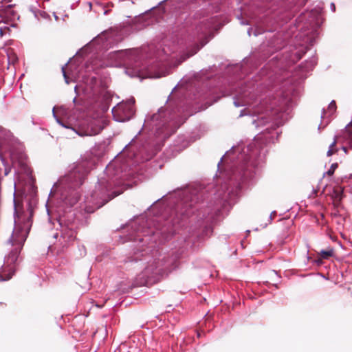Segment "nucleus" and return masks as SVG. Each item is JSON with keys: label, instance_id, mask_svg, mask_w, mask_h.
I'll return each instance as SVG.
<instances>
[{"label": "nucleus", "instance_id": "f257e3e1", "mask_svg": "<svg viewBox=\"0 0 352 352\" xmlns=\"http://www.w3.org/2000/svg\"><path fill=\"white\" fill-rule=\"evenodd\" d=\"M58 123H60L65 128H70L69 125L65 124L63 122L58 120ZM78 135L80 136H87V135H96L98 134L103 129V126H101L100 122L99 120H93L91 121L89 125L85 127H78L77 129H74L71 127Z\"/></svg>", "mask_w": 352, "mask_h": 352}, {"label": "nucleus", "instance_id": "f03ea898", "mask_svg": "<svg viewBox=\"0 0 352 352\" xmlns=\"http://www.w3.org/2000/svg\"><path fill=\"white\" fill-rule=\"evenodd\" d=\"M113 114L117 121L129 120L134 114L133 106L129 103H122L113 109Z\"/></svg>", "mask_w": 352, "mask_h": 352}, {"label": "nucleus", "instance_id": "7ed1b4c3", "mask_svg": "<svg viewBox=\"0 0 352 352\" xmlns=\"http://www.w3.org/2000/svg\"><path fill=\"white\" fill-rule=\"evenodd\" d=\"M10 2L11 0H3L0 2V16L4 19L6 22L14 21L15 19H19L18 13L14 10V5H6Z\"/></svg>", "mask_w": 352, "mask_h": 352}, {"label": "nucleus", "instance_id": "20e7f679", "mask_svg": "<svg viewBox=\"0 0 352 352\" xmlns=\"http://www.w3.org/2000/svg\"><path fill=\"white\" fill-rule=\"evenodd\" d=\"M171 264L172 261L169 259L165 261H160L155 263V270H157V274H155V283L168 276L171 271Z\"/></svg>", "mask_w": 352, "mask_h": 352}, {"label": "nucleus", "instance_id": "39448f33", "mask_svg": "<svg viewBox=\"0 0 352 352\" xmlns=\"http://www.w3.org/2000/svg\"><path fill=\"white\" fill-rule=\"evenodd\" d=\"M344 138L347 141L349 147L343 146L342 147V149L344 151V152L346 154H347L348 148H350L352 150V120H351V122L346 127V130L344 132Z\"/></svg>", "mask_w": 352, "mask_h": 352}, {"label": "nucleus", "instance_id": "423d86ee", "mask_svg": "<svg viewBox=\"0 0 352 352\" xmlns=\"http://www.w3.org/2000/svg\"><path fill=\"white\" fill-rule=\"evenodd\" d=\"M318 254L320 256L318 261H320L322 259H328L333 256L334 250L332 248H329L327 250H321Z\"/></svg>", "mask_w": 352, "mask_h": 352}, {"label": "nucleus", "instance_id": "0eeeda50", "mask_svg": "<svg viewBox=\"0 0 352 352\" xmlns=\"http://www.w3.org/2000/svg\"><path fill=\"white\" fill-rule=\"evenodd\" d=\"M338 137L336 136L333 140V142L329 145V150L327 151V155L330 157L333 154H336L338 152V148L337 147V142L338 140Z\"/></svg>", "mask_w": 352, "mask_h": 352}, {"label": "nucleus", "instance_id": "6e6552de", "mask_svg": "<svg viewBox=\"0 0 352 352\" xmlns=\"http://www.w3.org/2000/svg\"><path fill=\"white\" fill-rule=\"evenodd\" d=\"M342 192L343 190L341 187L337 186L333 188V197L336 201H341Z\"/></svg>", "mask_w": 352, "mask_h": 352}, {"label": "nucleus", "instance_id": "1a4fd4ad", "mask_svg": "<svg viewBox=\"0 0 352 352\" xmlns=\"http://www.w3.org/2000/svg\"><path fill=\"white\" fill-rule=\"evenodd\" d=\"M192 207V204H185L184 208L181 209V215L183 217H189L192 212L190 211L188 208Z\"/></svg>", "mask_w": 352, "mask_h": 352}, {"label": "nucleus", "instance_id": "9d476101", "mask_svg": "<svg viewBox=\"0 0 352 352\" xmlns=\"http://www.w3.org/2000/svg\"><path fill=\"white\" fill-rule=\"evenodd\" d=\"M338 167V163H333L330 168L326 172V175L328 176H332L334 174L335 170Z\"/></svg>", "mask_w": 352, "mask_h": 352}, {"label": "nucleus", "instance_id": "9b49d317", "mask_svg": "<svg viewBox=\"0 0 352 352\" xmlns=\"http://www.w3.org/2000/svg\"><path fill=\"white\" fill-rule=\"evenodd\" d=\"M328 111L329 112V113H333L336 110V102L334 100L331 101L329 104V107H328Z\"/></svg>", "mask_w": 352, "mask_h": 352}, {"label": "nucleus", "instance_id": "f8f14e48", "mask_svg": "<svg viewBox=\"0 0 352 352\" xmlns=\"http://www.w3.org/2000/svg\"><path fill=\"white\" fill-rule=\"evenodd\" d=\"M117 53L120 55L122 57L124 58V57H128L131 53V50H122V51H119V52H117Z\"/></svg>", "mask_w": 352, "mask_h": 352}, {"label": "nucleus", "instance_id": "ddd939ff", "mask_svg": "<svg viewBox=\"0 0 352 352\" xmlns=\"http://www.w3.org/2000/svg\"><path fill=\"white\" fill-rule=\"evenodd\" d=\"M168 74V69H166L165 70H164L162 73H160V72H157L155 71V78H160L162 76H165L166 75Z\"/></svg>", "mask_w": 352, "mask_h": 352}, {"label": "nucleus", "instance_id": "4468645a", "mask_svg": "<svg viewBox=\"0 0 352 352\" xmlns=\"http://www.w3.org/2000/svg\"><path fill=\"white\" fill-rule=\"evenodd\" d=\"M154 77V71L153 68H151L145 74H143V78H152Z\"/></svg>", "mask_w": 352, "mask_h": 352}, {"label": "nucleus", "instance_id": "2eb2a0df", "mask_svg": "<svg viewBox=\"0 0 352 352\" xmlns=\"http://www.w3.org/2000/svg\"><path fill=\"white\" fill-rule=\"evenodd\" d=\"M76 174H77V171L74 170L72 173H70V174L68 175V178L69 179H72L73 177H75L76 176Z\"/></svg>", "mask_w": 352, "mask_h": 352}, {"label": "nucleus", "instance_id": "dca6fc26", "mask_svg": "<svg viewBox=\"0 0 352 352\" xmlns=\"http://www.w3.org/2000/svg\"><path fill=\"white\" fill-rule=\"evenodd\" d=\"M75 182H76L75 185H81L82 184V179L79 174H78V181H75Z\"/></svg>", "mask_w": 352, "mask_h": 352}, {"label": "nucleus", "instance_id": "f3484780", "mask_svg": "<svg viewBox=\"0 0 352 352\" xmlns=\"http://www.w3.org/2000/svg\"><path fill=\"white\" fill-rule=\"evenodd\" d=\"M63 72L64 77H65V78H67V75H66V73H65V70H64V69H63Z\"/></svg>", "mask_w": 352, "mask_h": 352}, {"label": "nucleus", "instance_id": "a211bd4d", "mask_svg": "<svg viewBox=\"0 0 352 352\" xmlns=\"http://www.w3.org/2000/svg\"><path fill=\"white\" fill-rule=\"evenodd\" d=\"M207 29H208L207 28H204V30H207ZM206 33H207V31H205V32H204V34H206Z\"/></svg>", "mask_w": 352, "mask_h": 352}, {"label": "nucleus", "instance_id": "6ab92c4d", "mask_svg": "<svg viewBox=\"0 0 352 352\" xmlns=\"http://www.w3.org/2000/svg\"><path fill=\"white\" fill-rule=\"evenodd\" d=\"M202 29H203V28H202V26H200V27H199V30H202Z\"/></svg>", "mask_w": 352, "mask_h": 352}]
</instances>
